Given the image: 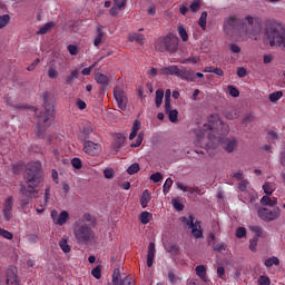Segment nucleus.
Wrapping results in <instances>:
<instances>
[{
    "label": "nucleus",
    "mask_w": 285,
    "mask_h": 285,
    "mask_svg": "<svg viewBox=\"0 0 285 285\" xmlns=\"http://www.w3.org/2000/svg\"><path fill=\"white\" fill-rule=\"evenodd\" d=\"M178 77H180V79H185L186 81H195V73L190 70L180 69Z\"/></svg>",
    "instance_id": "obj_25"
},
{
    "label": "nucleus",
    "mask_w": 285,
    "mask_h": 285,
    "mask_svg": "<svg viewBox=\"0 0 285 285\" xmlns=\"http://www.w3.org/2000/svg\"><path fill=\"white\" fill-rule=\"evenodd\" d=\"M59 247L61 248L62 253H70L71 247L68 244V237H62L59 243H58Z\"/></svg>",
    "instance_id": "obj_29"
},
{
    "label": "nucleus",
    "mask_w": 285,
    "mask_h": 285,
    "mask_svg": "<svg viewBox=\"0 0 285 285\" xmlns=\"http://www.w3.org/2000/svg\"><path fill=\"white\" fill-rule=\"evenodd\" d=\"M0 237H3L4 239H12L13 235H12V233H10L3 228H0Z\"/></svg>",
    "instance_id": "obj_52"
},
{
    "label": "nucleus",
    "mask_w": 285,
    "mask_h": 285,
    "mask_svg": "<svg viewBox=\"0 0 285 285\" xmlns=\"http://www.w3.org/2000/svg\"><path fill=\"white\" fill-rule=\"evenodd\" d=\"M173 186V179L171 178H167L164 186H163V193L164 195H168L170 188Z\"/></svg>",
    "instance_id": "obj_41"
},
{
    "label": "nucleus",
    "mask_w": 285,
    "mask_h": 285,
    "mask_svg": "<svg viewBox=\"0 0 285 285\" xmlns=\"http://www.w3.org/2000/svg\"><path fill=\"white\" fill-rule=\"evenodd\" d=\"M258 284L259 285H271V278H268V276H261L258 278Z\"/></svg>",
    "instance_id": "obj_58"
},
{
    "label": "nucleus",
    "mask_w": 285,
    "mask_h": 285,
    "mask_svg": "<svg viewBox=\"0 0 285 285\" xmlns=\"http://www.w3.org/2000/svg\"><path fill=\"white\" fill-rule=\"evenodd\" d=\"M50 202V187L45 189V200L38 206L36 205V213L41 214L46 210V206Z\"/></svg>",
    "instance_id": "obj_15"
},
{
    "label": "nucleus",
    "mask_w": 285,
    "mask_h": 285,
    "mask_svg": "<svg viewBox=\"0 0 285 285\" xmlns=\"http://www.w3.org/2000/svg\"><path fill=\"white\" fill-rule=\"evenodd\" d=\"M73 236L78 244H88L95 239L92 230V216L90 213H85L78 220L73 223Z\"/></svg>",
    "instance_id": "obj_3"
},
{
    "label": "nucleus",
    "mask_w": 285,
    "mask_h": 285,
    "mask_svg": "<svg viewBox=\"0 0 285 285\" xmlns=\"http://www.w3.org/2000/svg\"><path fill=\"white\" fill-rule=\"evenodd\" d=\"M276 189H277V184L275 183L266 181L263 185V190L265 195H273V193H275Z\"/></svg>",
    "instance_id": "obj_24"
},
{
    "label": "nucleus",
    "mask_w": 285,
    "mask_h": 285,
    "mask_svg": "<svg viewBox=\"0 0 285 285\" xmlns=\"http://www.w3.org/2000/svg\"><path fill=\"white\" fill-rule=\"evenodd\" d=\"M104 27L102 26H98L97 27V33H96V38L94 40V46L96 48H98V46H101V41H104Z\"/></svg>",
    "instance_id": "obj_20"
},
{
    "label": "nucleus",
    "mask_w": 285,
    "mask_h": 285,
    "mask_svg": "<svg viewBox=\"0 0 285 285\" xmlns=\"http://www.w3.org/2000/svg\"><path fill=\"white\" fill-rule=\"evenodd\" d=\"M230 128L228 125L224 124L219 118L214 117L208 124H205L203 130L196 134L198 146H204V137L207 136L208 142L205 145L206 150L210 156L215 153L210 150H216V148L222 145L227 153H233L237 148V139L226 138L224 140V135H228Z\"/></svg>",
    "instance_id": "obj_1"
},
{
    "label": "nucleus",
    "mask_w": 285,
    "mask_h": 285,
    "mask_svg": "<svg viewBox=\"0 0 285 285\" xmlns=\"http://www.w3.org/2000/svg\"><path fill=\"white\" fill-rule=\"evenodd\" d=\"M262 206H269L273 208V206H277V197L271 198L268 195L263 196L261 199Z\"/></svg>",
    "instance_id": "obj_22"
},
{
    "label": "nucleus",
    "mask_w": 285,
    "mask_h": 285,
    "mask_svg": "<svg viewBox=\"0 0 285 285\" xmlns=\"http://www.w3.org/2000/svg\"><path fill=\"white\" fill-rule=\"evenodd\" d=\"M265 266L266 268H271V266H279V259L276 256H272L267 259H265Z\"/></svg>",
    "instance_id": "obj_31"
},
{
    "label": "nucleus",
    "mask_w": 285,
    "mask_h": 285,
    "mask_svg": "<svg viewBox=\"0 0 285 285\" xmlns=\"http://www.w3.org/2000/svg\"><path fill=\"white\" fill-rule=\"evenodd\" d=\"M180 222H183L185 226L190 228L195 224V218L193 217V215L184 216L180 218Z\"/></svg>",
    "instance_id": "obj_34"
},
{
    "label": "nucleus",
    "mask_w": 285,
    "mask_h": 285,
    "mask_svg": "<svg viewBox=\"0 0 285 285\" xmlns=\"http://www.w3.org/2000/svg\"><path fill=\"white\" fill-rule=\"evenodd\" d=\"M92 130H94L92 125L90 122H87L85 125V128H83V132L86 135V138L90 137Z\"/></svg>",
    "instance_id": "obj_51"
},
{
    "label": "nucleus",
    "mask_w": 285,
    "mask_h": 285,
    "mask_svg": "<svg viewBox=\"0 0 285 285\" xmlns=\"http://www.w3.org/2000/svg\"><path fill=\"white\" fill-rule=\"evenodd\" d=\"M153 262H155V243H149L147 253V266L153 267Z\"/></svg>",
    "instance_id": "obj_19"
},
{
    "label": "nucleus",
    "mask_w": 285,
    "mask_h": 285,
    "mask_svg": "<svg viewBox=\"0 0 285 285\" xmlns=\"http://www.w3.org/2000/svg\"><path fill=\"white\" fill-rule=\"evenodd\" d=\"M173 206L176 208V210H184V206L177 199H173Z\"/></svg>",
    "instance_id": "obj_64"
},
{
    "label": "nucleus",
    "mask_w": 285,
    "mask_h": 285,
    "mask_svg": "<svg viewBox=\"0 0 285 285\" xmlns=\"http://www.w3.org/2000/svg\"><path fill=\"white\" fill-rule=\"evenodd\" d=\"M275 59V56L273 53H267L263 57L264 63H273V60Z\"/></svg>",
    "instance_id": "obj_60"
},
{
    "label": "nucleus",
    "mask_w": 285,
    "mask_h": 285,
    "mask_svg": "<svg viewBox=\"0 0 285 285\" xmlns=\"http://www.w3.org/2000/svg\"><path fill=\"white\" fill-rule=\"evenodd\" d=\"M150 179L154 184H157L164 179V175L161 173H155L150 176Z\"/></svg>",
    "instance_id": "obj_47"
},
{
    "label": "nucleus",
    "mask_w": 285,
    "mask_h": 285,
    "mask_svg": "<svg viewBox=\"0 0 285 285\" xmlns=\"http://www.w3.org/2000/svg\"><path fill=\"white\" fill-rule=\"evenodd\" d=\"M239 190L242 193H246V189L248 188V180H242L238 185Z\"/></svg>",
    "instance_id": "obj_63"
},
{
    "label": "nucleus",
    "mask_w": 285,
    "mask_h": 285,
    "mask_svg": "<svg viewBox=\"0 0 285 285\" xmlns=\"http://www.w3.org/2000/svg\"><path fill=\"white\" fill-rule=\"evenodd\" d=\"M114 97L118 104V108L126 111L128 108V95L124 90V82L118 80V85L114 88Z\"/></svg>",
    "instance_id": "obj_8"
},
{
    "label": "nucleus",
    "mask_w": 285,
    "mask_h": 285,
    "mask_svg": "<svg viewBox=\"0 0 285 285\" xmlns=\"http://www.w3.org/2000/svg\"><path fill=\"white\" fill-rule=\"evenodd\" d=\"M155 101H156L157 108H159V106H161V104H164V89L156 90Z\"/></svg>",
    "instance_id": "obj_33"
},
{
    "label": "nucleus",
    "mask_w": 285,
    "mask_h": 285,
    "mask_svg": "<svg viewBox=\"0 0 285 285\" xmlns=\"http://www.w3.org/2000/svg\"><path fill=\"white\" fill-rule=\"evenodd\" d=\"M50 216L56 226H66L70 222V213L67 210L59 213L57 209H52Z\"/></svg>",
    "instance_id": "obj_10"
},
{
    "label": "nucleus",
    "mask_w": 285,
    "mask_h": 285,
    "mask_svg": "<svg viewBox=\"0 0 285 285\" xmlns=\"http://www.w3.org/2000/svg\"><path fill=\"white\" fill-rule=\"evenodd\" d=\"M96 81L100 85V86H108V82L110 81V79L108 78V76L101 73V72H96L95 75Z\"/></svg>",
    "instance_id": "obj_27"
},
{
    "label": "nucleus",
    "mask_w": 285,
    "mask_h": 285,
    "mask_svg": "<svg viewBox=\"0 0 285 285\" xmlns=\"http://www.w3.org/2000/svg\"><path fill=\"white\" fill-rule=\"evenodd\" d=\"M196 275L203 279V282H206V266L198 265L196 267Z\"/></svg>",
    "instance_id": "obj_32"
},
{
    "label": "nucleus",
    "mask_w": 285,
    "mask_h": 285,
    "mask_svg": "<svg viewBox=\"0 0 285 285\" xmlns=\"http://www.w3.org/2000/svg\"><path fill=\"white\" fill-rule=\"evenodd\" d=\"M189 228H190L191 235L195 239H202L204 237V232L202 230V223L200 222H196Z\"/></svg>",
    "instance_id": "obj_16"
},
{
    "label": "nucleus",
    "mask_w": 285,
    "mask_h": 285,
    "mask_svg": "<svg viewBox=\"0 0 285 285\" xmlns=\"http://www.w3.org/2000/svg\"><path fill=\"white\" fill-rule=\"evenodd\" d=\"M7 285H19V279L17 278V267L11 266L7 269Z\"/></svg>",
    "instance_id": "obj_14"
},
{
    "label": "nucleus",
    "mask_w": 285,
    "mask_h": 285,
    "mask_svg": "<svg viewBox=\"0 0 285 285\" xmlns=\"http://www.w3.org/2000/svg\"><path fill=\"white\" fill-rule=\"evenodd\" d=\"M104 175L106 179H112V177H115V170H112L111 168L105 169Z\"/></svg>",
    "instance_id": "obj_62"
},
{
    "label": "nucleus",
    "mask_w": 285,
    "mask_h": 285,
    "mask_svg": "<svg viewBox=\"0 0 285 285\" xmlns=\"http://www.w3.org/2000/svg\"><path fill=\"white\" fill-rule=\"evenodd\" d=\"M170 95H171V91L170 89H167L165 91V108L168 110V108H170Z\"/></svg>",
    "instance_id": "obj_48"
},
{
    "label": "nucleus",
    "mask_w": 285,
    "mask_h": 285,
    "mask_svg": "<svg viewBox=\"0 0 285 285\" xmlns=\"http://www.w3.org/2000/svg\"><path fill=\"white\" fill-rule=\"evenodd\" d=\"M129 41H140L141 43H144V35L131 33V35H129Z\"/></svg>",
    "instance_id": "obj_44"
},
{
    "label": "nucleus",
    "mask_w": 285,
    "mask_h": 285,
    "mask_svg": "<svg viewBox=\"0 0 285 285\" xmlns=\"http://www.w3.org/2000/svg\"><path fill=\"white\" fill-rule=\"evenodd\" d=\"M236 237H238V239H242V237H246V228L238 227L236 229Z\"/></svg>",
    "instance_id": "obj_56"
},
{
    "label": "nucleus",
    "mask_w": 285,
    "mask_h": 285,
    "mask_svg": "<svg viewBox=\"0 0 285 285\" xmlns=\"http://www.w3.org/2000/svg\"><path fill=\"white\" fill-rule=\"evenodd\" d=\"M10 23V14L0 16V30Z\"/></svg>",
    "instance_id": "obj_39"
},
{
    "label": "nucleus",
    "mask_w": 285,
    "mask_h": 285,
    "mask_svg": "<svg viewBox=\"0 0 285 285\" xmlns=\"http://www.w3.org/2000/svg\"><path fill=\"white\" fill-rule=\"evenodd\" d=\"M165 250H167V253H170L171 255H177V253H179V247H177L176 244H169L165 245Z\"/></svg>",
    "instance_id": "obj_37"
},
{
    "label": "nucleus",
    "mask_w": 285,
    "mask_h": 285,
    "mask_svg": "<svg viewBox=\"0 0 285 285\" xmlns=\"http://www.w3.org/2000/svg\"><path fill=\"white\" fill-rule=\"evenodd\" d=\"M238 26H239V20L236 17L234 16L227 17L225 18V21H224V31L229 37H233Z\"/></svg>",
    "instance_id": "obj_12"
},
{
    "label": "nucleus",
    "mask_w": 285,
    "mask_h": 285,
    "mask_svg": "<svg viewBox=\"0 0 285 285\" xmlns=\"http://www.w3.org/2000/svg\"><path fill=\"white\" fill-rule=\"evenodd\" d=\"M48 77L50 78V79H57V77H59V71H57V69H55V68H49V70H48Z\"/></svg>",
    "instance_id": "obj_54"
},
{
    "label": "nucleus",
    "mask_w": 285,
    "mask_h": 285,
    "mask_svg": "<svg viewBox=\"0 0 285 285\" xmlns=\"http://www.w3.org/2000/svg\"><path fill=\"white\" fill-rule=\"evenodd\" d=\"M140 170L139 164L134 163L127 168L128 175H137V171Z\"/></svg>",
    "instance_id": "obj_40"
},
{
    "label": "nucleus",
    "mask_w": 285,
    "mask_h": 285,
    "mask_svg": "<svg viewBox=\"0 0 285 285\" xmlns=\"http://www.w3.org/2000/svg\"><path fill=\"white\" fill-rule=\"evenodd\" d=\"M150 219H153V214L148 213V212H142L140 214V223L146 225L150 223Z\"/></svg>",
    "instance_id": "obj_35"
},
{
    "label": "nucleus",
    "mask_w": 285,
    "mask_h": 285,
    "mask_svg": "<svg viewBox=\"0 0 285 285\" xmlns=\"http://www.w3.org/2000/svg\"><path fill=\"white\" fill-rule=\"evenodd\" d=\"M67 50H68V52H69L70 55H72L73 57L79 53V49H78L77 46H75V45H69V46L67 47Z\"/></svg>",
    "instance_id": "obj_55"
},
{
    "label": "nucleus",
    "mask_w": 285,
    "mask_h": 285,
    "mask_svg": "<svg viewBox=\"0 0 285 285\" xmlns=\"http://www.w3.org/2000/svg\"><path fill=\"white\" fill-rule=\"evenodd\" d=\"M207 19H208V12L206 11L202 12L200 18L198 20V26L202 28V30H206Z\"/></svg>",
    "instance_id": "obj_30"
},
{
    "label": "nucleus",
    "mask_w": 285,
    "mask_h": 285,
    "mask_svg": "<svg viewBox=\"0 0 285 285\" xmlns=\"http://www.w3.org/2000/svg\"><path fill=\"white\" fill-rule=\"evenodd\" d=\"M36 115L38 117L37 137L41 139L43 138V132H46V128H48V126L52 124V119L55 118V106L50 104H46L45 112L39 116V111H36Z\"/></svg>",
    "instance_id": "obj_6"
},
{
    "label": "nucleus",
    "mask_w": 285,
    "mask_h": 285,
    "mask_svg": "<svg viewBox=\"0 0 285 285\" xmlns=\"http://www.w3.org/2000/svg\"><path fill=\"white\" fill-rule=\"evenodd\" d=\"M56 23L53 21L47 22L43 27H41L36 35H48L50 30L55 28Z\"/></svg>",
    "instance_id": "obj_28"
},
{
    "label": "nucleus",
    "mask_w": 285,
    "mask_h": 285,
    "mask_svg": "<svg viewBox=\"0 0 285 285\" xmlns=\"http://www.w3.org/2000/svg\"><path fill=\"white\" fill-rule=\"evenodd\" d=\"M150 191L148 189H145L140 197V206L141 208H148V204H150Z\"/></svg>",
    "instance_id": "obj_23"
},
{
    "label": "nucleus",
    "mask_w": 285,
    "mask_h": 285,
    "mask_svg": "<svg viewBox=\"0 0 285 285\" xmlns=\"http://www.w3.org/2000/svg\"><path fill=\"white\" fill-rule=\"evenodd\" d=\"M168 279L171 284H179V282H181V278L177 275H175V273L169 272L168 273Z\"/></svg>",
    "instance_id": "obj_43"
},
{
    "label": "nucleus",
    "mask_w": 285,
    "mask_h": 285,
    "mask_svg": "<svg viewBox=\"0 0 285 285\" xmlns=\"http://www.w3.org/2000/svg\"><path fill=\"white\" fill-rule=\"evenodd\" d=\"M112 284L114 285H135V281L130 276H125L121 278V273L119 268L114 269L112 273Z\"/></svg>",
    "instance_id": "obj_13"
},
{
    "label": "nucleus",
    "mask_w": 285,
    "mask_h": 285,
    "mask_svg": "<svg viewBox=\"0 0 285 285\" xmlns=\"http://www.w3.org/2000/svg\"><path fill=\"white\" fill-rule=\"evenodd\" d=\"M259 242V238L257 237H253L249 240V250H252L253 253H255L257 250V243Z\"/></svg>",
    "instance_id": "obj_46"
},
{
    "label": "nucleus",
    "mask_w": 285,
    "mask_h": 285,
    "mask_svg": "<svg viewBox=\"0 0 285 285\" xmlns=\"http://www.w3.org/2000/svg\"><path fill=\"white\" fill-rule=\"evenodd\" d=\"M12 206H13L12 197L7 198L4 203V208H3V213L7 222H10V219L12 218V213H10L12 210Z\"/></svg>",
    "instance_id": "obj_18"
},
{
    "label": "nucleus",
    "mask_w": 285,
    "mask_h": 285,
    "mask_svg": "<svg viewBox=\"0 0 285 285\" xmlns=\"http://www.w3.org/2000/svg\"><path fill=\"white\" fill-rule=\"evenodd\" d=\"M83 153L89 157H98V155H101V145L92 140H86L83 142Z\"/></svg>",
    "instance_id": "obj_11"
},
{
    "label": "nucleus",
    "mask_w": 285,
    "mask_h": 285,
    "mask_svg": "<svg viewBox=\"0 0 285 285\" xmlns=\"http://www.w3.org/2000/svg\"><path fill=\"white\" fill-rule=\"evenodd\" d=\"M71 165H72L73 168H76L77 170L81 169V166H82L81 159H79V158H73V159L71 160Z\"/></svg>",
    "instance_id": "obj_59"
},
{
    "label": "nucleus",
    "mask_w": 285,
    "mask_h": 285,
    "mask_svg": "<svg viewBox=\"0 0 285 285\" xmlns=\"http://www.w3.org/2000/svg\"><path fill=\"white\" fill-rule=\"evenodd\" d=\"M226 119L233 120V119H237V117H239V114L237 112V110H232V111H227L225 114Z\"/></svg>",
    "instance_id": "obj_49"
},
{
    "label": "nucleus",
    "mask_w": 285,
    "mask_h": 285,
    "mask_svg": "<svg viewBox=\"0 0 285 285\" xmlns=\"http://www.w3.org/2000/svg\"><path fill=\"white\" fill-rule=\"evenodd\" d=\"M281 97H284V92L275 91V92L269 95V101H272V102L279 101Z\"/></svg>",
    "instance_id": "obj_42"
},
{
    "label": "nucleus",
    "mask_w": 285,
    "mask_h": 285,
    "mask_svg": "<svg viewBox=\"0 0 285 285\" xmlns=\"http://www.w3.org/2000/svg\"><path fill=\"white\" fill-rule=\"evenodd\" d=\"M155 48L158 52H177V39L170 37L158 38Z\"/></svg>",
    "instance_id": "obj_7"
},
{
    "label": "nucleus",
    "mask_w": 285,
    "mask_h": 285,
    "mask_svg": "<svg viewBox=\"0 0 285 285\" xmlns=\"http://www.w3.org/2000/svg\"><path fill=\"white\" fill-rule=\"evenodd\" d=\"M264 41L271 48H279L281 50H284V52H285V29L267 27L265 29Z\"/></svg>",
    "instance_id": "obj_5"
},
{
    "label": "nucleus",
    "mask_w": 285,
    "mask_h": 285,
    "mask_svg": "<svg viewBox=\"0 0 285 285\" xmlns=\"http://www.w3.org/2000/svg\"><path fill=\"white\" fill-rule=\"evenodd\" d=\"M91 275L96 278V279H101V267L97 266L91 271Z\"/></svg>",
    "instance_id": "obj_53"
},
{
    "label": "nucleus",
    "mask_w": 285,
    "mask_h": 285,
    "mask_svg": "<svg viewBox=\"0 0 285 285\" xmlns=\"http://www.w3.org/2000/svg\"><path fill=\"white\" fill-rule=\"evenodd\" d=\"M24 181L27 184L22 185L20 188V193L22 195L21 204L22 206H28L30 204V200L32 197L37 199L39 197V190H36L37 186L41 181H43V174L41 173V163H29L26 166V173H24Z\"/></svg>",
    "instance_id": "obj_2"
},
{
    "label": "nucleus",
    "mask_w": 285,
    "mask_h": 285,
    "mask_svg": "<svg viewBox=\"0 0 285 285\" xmlns=\"http://www.w3.org/2000/svg\"><path fill=\"white\" fill-rule=\"evenodd\" d=\"M178 35L183 41H188V32L186 31V28H184L183 24L178 26Z\"/></svg>",
    "instance_id": "obj_36"
},
{
    "label": "nucleus",
    "mask_w": 285,
    "mask_h": 285,
    "mask_svg": "<svg viewBox=\"0 0 285 285\" xmlns=\"http://www.w3.org/2000/svg\"><path fill=\"white\" fill-rule=\"evenodd\" d=\"M75 79H79V70H72L70 75L66 77L65 83L67 86H72L75 83Z\"/></svg>",
    "instance_id": "obj_26"
},
{
    "label": "nucleus",
    "mask_w": 285,
    "mask_h": 285,
    "mask_svg": "<svg viewBox=\"0 0 285 285\" xmlns=\"http://www.w3.org/2000/svg\"><path fill=\"white\" fill-rule=\"evenodd\" d=\"M120 10H124V8H119L118 6L114 4L109 12L111 17H118Z\"/></svg>",
    "instance_id": "obj_57"
},
{
    "label": "nucleus",
    "mask_w": 285,
    "mask_h": 285,
    "mask_svg": "<svg viewBox=\"0 0 285 285\" xmlns=\"http://www.w3.org/2000/svg\"><path fill=\"white\" fill-rule=\"evenodd\" d=\"M249 230H252V233H255L256 236L254 237H262V227L259 226H249Z\"/></svg>",
    "instance_id": "obj_50"
},
{
    "label": "nucleus",
    "mask_w": 285,
    "mask_h": 285,
    "mask_svg": "<svg viewBox=\"0 0 285 285\" xmlns=\"http://www.w3.org/2000/svg\"><path fill=\"white\" fill-rule=\"evenodd\" d=\"M200 8H202V1L200 0H195L189 6V9L191 10V12H197Z\"/></svg>",
    "instance_id": "obj_45"
},
{
    "label": "nucleus",
    "mask_w": 285,
    "mask_h": 285,
    "mask_svg": "<svg viewBox=\"0 0 285 285\" xmlns=\"http://www.w3.org/2000/svg\"><path fill=\"white\" fill-rule=\"evenodd\" d=\"M228 92L230 97H237L239 95V90L234 86H228Z\"/></svg>",
    "instance_id": "obj_61"
},
{
    "label": "nucleus",
    "mask_w": 285,
    "mask_h": 285,
    "mask_svg": "<svg viewBox=\"0 0 285 285\" xmlns=\"http://www.w3.org/2000/svg\"><path fill=\"white\" fill-rule=\"evenodd\" d=\"M202 61V58L199 56H190L187 59H184L181 63H199Z\"/></svg>",
    "instance_id": "obj_38"
},
{
    "label": "nucleus",
    "mask_w": 285,
    "mask_h": 285,
    "mask_svg": "<svg viewBox=\"0 0 285 285\" xmlns=\"http://www.w3.org/2000/svg\"><path fill=\"white\" fill-rule=\"evenodd\" d=\"M245 23L237 32L238 41H248V39H254V41H259L264 35V29L262 22L257 19L247 16L245 18Z\"/></svg>",
    "instance_id": "obj_4"
},
{
    "label": "nucleus",
    "mask_w": 285,
    "mask_h": 285,
    "mask_svg": "<svg viewBox=\"0 0 285 285\" xmlns=\"http://www.w3.org/2000/svg\"><path fill=\"white\" fill-rule=\"evenodd\" d=\"M163 75H174L175 77H179L181 69L178 66L171 65L169 67H164L160 69Z\"/></svg>",
    "instance_id": "obj_17"
},
{
    "label": "nucleus",
    "mask_w": 285,
    "mask_h": 285,
    "mask_svg": "<svg viewBox=\"0 0 285 285\" xmlns=\"http://www.w3.org/2000/svg\"><path fill=\"white\" fill-rule=\"evenodd\" d=\"M281 215L282 209H279V207H274L273 209L263 207L258 209V217L263 219V222H275V219H279Z\"/></svg>",
    "instance_id": "obj_9"
},
{
    "label": "nucleus",
    "mask_w": 285,
    "mask_h": 285,
    "mask_svg": "<svg viewBox=\"0 0 285 285\" xmlns=\"http://www.w3.org/2000/svg\"><path fill=\"white\" fill-rule=\"evenodd\" d=\"M171 108H173L171 105H169L168 109L165 107V112L168 115L169 121H171V124H177V117L179 115V111H177V109H171Z\"/></svg>",
    "instance_id": "obj_21"
}]
</instances>
